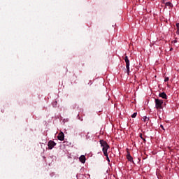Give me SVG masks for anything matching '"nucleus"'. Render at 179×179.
<instances>
[{"mask_svg": "<svg viewBox=\"0 0 179 179\" xmlns=\"http://www.w3.org/2000/svg\"><path fill=\"white\" fill-rule=\"evenodd\" d=\"M100 145L101 146L103 152L104 156L106 157V160L108 163H110V158L108 157V153L107 152V150L110 149V145L106 142L104 140H101L100 141Z\"/></svg>", "mask_w": 179, "mask_h": 179, "instance_id": "1", "label": "nucleus"}, {"mask_svg": "<svg viewBox=\"0 0 179 179\" xmlns=\"http://www.w3.org/2000/svg\"><path fill=\"white\" fill-rule=\"evenodd\" d=\"M155 102L157 110H162L163 108V100L155 99Z\"/></svg>", "mask_w": 179, "mask_h": 179, "instance_id": "2", "label": "nucleus"}, {"mask_svg": "<svg viewBox=\"0 0 179 179\" xmlns=\"http://www.w3.org/2000/svg\"><path fill=\"white\" fill-rule=\"evenodd\" d=\"M57 145V143H55L54 141H49L48 143V149L51 150V149H53L54 146Z\"/></svg>", "mask_w": 179, "mask_h": 179, "instance_id": "3", "label": "nucleus"}, {"mask_svg": "<svg viewBox=\"0 0 179 179\" xmlns=\"http://www.w3.org/2000/svg\"><path fill=\"white\" fill-rule=\"evenodd\" d=\"M57 139H59V141H64V139H65V134H64L63 132H60L57 136Z\"/></svg>", "mask_w": 179, "mask_h": 179, "instance_id": "4", "label": "nucleus"}, {"mask_svg": "<svg viewBox=\"0 0 179 179\" xmlns=\"http://www.w3.org/2000/svg\"><path fill=\"white\" fill-rule=\"evenodd\" d=\"M159 97H162V99H165V100H167V94H166L165 92L159 93Z\"/></svg>", "mask_w": 179, "mask_h": 179, "instance_id": "5", "label": "nucleus"}, {"mask_svg": "<svg viewBox=\"0 0 179 179\" xmlns=\"http://www.w3.org/2000/svg\"><path fill=\"white\" fill-rule=\"evenodd\" d=\"M124 60L126 62V67L129 66V59H128V56H125Z\"/></svg>", "mask_w": 179, "mask_h": 179, "instance_id": "6", "label": "nucleus"}, {"mask_svg": "<svg viewBox=\"0 0 179 179\" xmlns=\"http://www.w3.org/2000/svg\"><path fill=\"white\" fill-rule=\"evenodd\" d=\"M80 162L81 163H85L86 162V157L85 155H81L80 157Z\"/></svg>", "mask_w": 179, "mask_h": 179, "instance_id": "7", "label": "nucleus"}, {"mask_svg": "<svg viewBox=\"0 0 179 179\" xmlns=\"http://www.w3.org/2000/svg\"><path fill=\"white\" fill-rule=\"evenodd\" d=\"M127 159L129 162H132V163H134V158L131 156V154L127 155Z\"/></svg>", "mask_w": 179, "mask_h": 179, "instance_id": "8", "label": "nucleus"}, {"mask_svg": "<svg viewBox=\"0 0 179 179\" xmlns=\"http://www.w3.org/2000/svg\"><path fill=\"white\" fill-rule=\"evenodd\" d=\"M166 6H169L170 8H172L173 3L171 2H166Z\"/></svg>", "mask_w": 179, "mask_h": 179, "instance_id": "9", "label": "nucleus"}, {"mask_svg": "<svg viewBox=\"0 0 179 179\" xmlns=\"http://www.w3.org/2000/svg\"><path fill=\"white\" fill-rule=\"evenodd\" d=\"M136 115H138L137 113H134L133 115H131V118H136Z\"/></svg>", "mask_w": 179, "mask_h": 179, "instance_id": "10", "label": "nucleus"}, {"mask_svg": "<svg viewBox=\"0 0 179 179\" xmlns=\"http://www.w3.org/2000/svg\"><path fill=\"white\" fill-rule=\"evenodd\" d=\"M149 120V117H146V116H145L144 117H143V121H144V122H146L147 121H148Z\"/></svg>", "mask_w": 179, "mask_h": 179, "instance_id": "11", "label": "nucleus"}, {"mask_svg": "<svg viewBox=\"0 0 179 179\" xmlns=\"http://www.w3.org/2000/svg\"><path fill=\"white\" fill-rule=\"evenodd\" d=\"M126 69H127V75H129V72H130V71H129V66L126 67Z\"/></svg>", "mask_w": 179, "mask_h": 179, "instance_id": "12", "label": "nucleus"}, {"mask_svg": "<svg viewBox=\"0 0 179 179\" xmlns=\"http://www.w3.org/2000/svg\"><path fill=\"white\" fill-rule=\"evenodd\" d=\"M176 27L178 29L177 31H179V23L176 24Z\"/></svg>", "mask_w": 179, "mask_h": 179, "instance_id": "13", "label": "nucleus"}, {"mask_svg": "<svg viewBox=\"0 0 179 179\" xmlns=\"http://www.w3.org/2000/svg\"><path fill=\"white\" fill-rule=\"evenodd\" d=\"M164 82H169V77H166V78H165Z\"/></svg>", "mask_w": 179, "mask_h": 179, "instance_id": "14", "label": "nucleus"}, {"mask_svg": "<svg viewBox=\"0 0 179 179\" xmlns=\"http://www.w3.org/2000/svg\"><path fill=\"white\" fill-rule=\"evenodd\" d=\"M160 128H162V129H163L164 131V127L163 126V124L160 125Z\"/></svg>", "mask_w": 179, "mask_h": 179, "instance_id": "15", "label": "nucleus"}, {"mask_svg": "<svg viewBox=\"0 0 179 179\" xmlns=\"http://www.w3.org/2000/svg\"><path fill=\"white\" fill-rule=\"evenodd\" d=\"M140 138H141V139L143 138V137L142 136V134H140Z\"/></svg>", "mask_w": 179, "mask_h": 179, "instance_id": "16", "label": "nucleus"}, {"mask_svg": "<svg viewBox=\"0 0 179 179\" xmlns=\"http://www.w3.org/2000/svg\"><path fill=\"white\" fill-rule=\"evenodd\" d=\"M143 142H146V139H145V138H143Z\"/></svg>", "mask_w": 179, "mask_h": 179, "instance_id": "17", "label": "nucleus"}, {"mask_svg": "<svg viewBox=\"0 0 179 179\" xmlns=\"http://www.w3.org/2000/svg\"><path fill=\"white\" fill-rule=\"evenodd\" d=\"M173 43H177V40L173 41Z\"/></svg>", "mask_w": 179, "mask_h": 179, "instance_id": "18", "label": "nucleus"}, {"mask_svg": "<svg viewBox=\"0 0 179 179\" xmlns=\"http://www.w3.org/2000/svg\"><path fill=\"white\" fill-rule=\"evenodd\" d=\"M176 33H177V34H178V35H179V31H177V32H176Z\"/></svg>", "mask_w": 179, "mask_h": 179, "instance_id": "19", "label": "nucleus"}, {"mask_svg": "<svg viewBox=\"0 0 179 179\" xmlns=\"http://www.w3.org/2000/svg\"><path fill=\"white\" fill-rule=\"evenodd\" d=\"M173 50V48L171 49V51Z\"/></svg>", "mask_w": 179, "mask_h": 179, "instance_id": "20", "label": "nucleus"}]
</instances>
